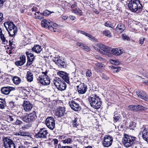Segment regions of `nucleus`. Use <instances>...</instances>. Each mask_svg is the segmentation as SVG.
Wrapping results in <instances>:
<instances>
[{
  "label": "nucleus",
  "instance_id": "4468645a",
  "mask_svg": "<svg viewBox=\"0 0 148 148\" xmlns=\"http://www.w3.org/2000/svg\"><path fill=\"white\" fill-rule=\"evenodd\" d=\"M136 92L139 97L145 101H148V96L145 92L142 90H139L136 91Z\"/></svg>",
  "mask_w": 148,
  "mask_h": 148
},
{
  "label": "nucleus",
  "instance_id": "bb28decb",
  "mask_svg": "<svg viewBox=\"0 0 148 148\" xmlns=\"http://www.w3.org/2000/svg\"><path fill=\"white\" fill-rule=\"evenodd\" d=\"M66 87V84L63 81L59 85V86L57 88L60 90H65Z\"/></svg>",
  "mask_w": 148,
  "mask_h": 148
},
{
  "label": "nucleus",
  "instance_id": "e2e57ef3",
  "mask_svg": "<svg viewBox=\"0 0 148 148\" xmlns=\"http://www.w3.org/2000/svg\"><path fill=\"white\" fill-rule=\"evenodd\" d=\"M144 39L145 38H140L139 40V42L140 44L142 45L143 43Z\"/></svg>",
  "mask_w": 148,
  "mask_h": 148
},
{
  "label": "nucleus",
  "instance_id": "f03ea898",
  "mask_svg": "<svg viewBox=\"0 0 148 148\" xmlns=\"http://www.w3.org/2000/svg\"><path fill=\"white\" fill-rule=\"evenodd\" d=\"M122 142L124 146L126 147H128L134 144H137L139 143L135 137L131 136L127 134L124 135L123 139Z\"/></svg>",
  "mask_w": 148,
  "mask_h": 148
},
{
  "label": "nucleus",
  "instance_id": "20e7f679",
  "mask_svg": "<svg viewBox=\"0 0 148 148\" xmlns=\"http://www.w3.org/2000/svg\"><path fill=\"white\" fill-rule=\"evenodd\" d=\"M128 6L130 10L134 12H135L138 9H142L143 8L139 0H131L129 2Z\"/></svg>",
  "mask_w": 148,
  "mask_h": 148
},
{
  "label": "nucleus",
  "instance_id": "864d4df0",
  "mask_svg": "<svg viewBox=\"0 0 148 148\" xmlns=\"http://www.w3.org/2000/svg\"><path fill=\"white\" fill-rule=\"evenodd\" d=\"M92 75V73L90 70H88L86 72V75L87 77H90Z\"/></svg>",
  "mask_w": 148,
  "mask_h": 148
},
{
  "label": "nucleus",
  "instance_id": "603ef678",
  "mask_svg": "<svg viewBox=\"0 0 148 148\" xmlns=\"http://www.w3.org/2000/svg\"><path fill=\"white\" fill-rule=\"evenodd\" d=\"M143 129V131H141L142 134V136L145 135L146 134H148L147 132V130L145 127H144L142 129Z\"/></svg>",
  "mask_w": 148,
  "mask_h": 148
},
{
  "label": "nucleus",
  "instance_id": "4c0bfd02",
  "mask_svg": "<svg viewBox=\"0 0 148 148\" xmlns=\"http://www.w3.org/2000/svg\"><path fill=\"white\" fill-rule=\"evenodd\" d=\"M79 77L78 76H77V77H76L73 78V81L74 82L76 83L77 85H79L81 83H82L80 80Z\"/></svg>",
  "mask_w": 148,
  "mask_h": 148
},
{
  "label": "nucleus",
  "instance_id": "a19ab883",
  "mask_svg": "<svg viewBox=\"0 0 148 148\" xmlns=\"http://www.w3.org/2000/svg\"><path fill=\"white\" fill-rule=\"evenodd\" d=\"M111 68L113 70V71L114 72H118L121 70V68L120 67L118 66L117 67H114V66H111Z\"/></svg>",
  "mask_w": 148,
  "mask_h": 148
},
{
  "label": "nucleus",
  "instance_id": "6e6552de",
  "mask_svg": "<svg viewBox=\"0 0 148 148\" xmlns=\"http://www.w3.org/2000/svg\"><path fill=\"white\" fill-rule=\"evenodd\" d=\"M4 147L5 148H16V146L13 141L8 137L3 139Z\"/></svg>",
  "mask_w": 148,
  "mask_h": 148
},
{
  "label": "nucleus",
  "instance_id": "aec40b11",
  "mask_svg": "<svg viewBox=\"0 0 148 148\" xmlns=\"http://www.w3.org/2000/svg\"><path fill=\"white\" fill-rule=\"evenodd\" d=\"M123 53L122 49L120 48H111V54H113L116 56H119L121 54Z\"/></svg>",
  "mask_w": 148,
  "mask_h": 148
},
{
  "label": "nucleus",
  "instance_id": "3c124183",
  "mask_svg": "<svg viewBox=\"0 0 148 148\" xmlns=\"http://www.w3.org/2000/svg\"><path fill=\"white\" fill-rule=\"evenodd\" d=\"M73 124L74 127H77L78 126L77 118H75L74 120H73Z\"/></svg>",
  "mask_w": 148,
  "mask_h": 148
},
{
  "label": "nucleus",
  "instance_id": "5701e85b",
  "mask_svg": "<svg viewBox=\"0 0 148 148\" xmlns=\"http://www.w3.org/2000/svg\"><path fill=\"white\" fill-rule=\"evenodd\" d=\"M76 44L77 46H79L86 51H89L90 50V48L88 46L81 42H77Z\"/></svg>",
  "mask_w": 148,
  "mask_h": 148
},
{
  "label": "nucleus",
  "instance_id": "5fc2aeb1",
  "mask_svg": "<svg viewBox=\"0 0 148 148\" xmlns=\"http://www.w3.org/2000/svg\"><path fill=\"white\" fill-rule=\"evenodd\" d=\"M71 141V138H68L67 139L63 140L62 141V142L64 143H69Z\"/></svg>",
  "mask_w": 148,
  "mask_h": 148
},
{
  "label": "nucleus",
  "instance_id": "4be33fe9",
  "mask_svg": "<svg viewBox=\"0 0 148 148\" xmlns=\"http://www.w3.org/2000/svg\"><path fill=\"white\" fill-rule=\"evenodd\" d=\"M63 80L58 77H55L53 80V84L57 88Z\"/></svg>",
  "mask_w": 148,
  "mask_h": 148
},
{
  "label": "nucleus",
  "instance_id": "58836bf2",
  "mask_svg": "<svg viewBox=\"0 0 148 148\" xmlns=\"http://www.w3.org/2000/svg\"><path fill=\"white\" fill-rule=\"evenodd\" d=\"M16 43L12 39L11 40L9 41V45L12 49L15 48Z\"/></svg>",
  "mask_w": 148,
  "mask_h": 148
},
{
  "label": "nucleus",
  "instance_id": "4d7b16f0",
  "mask_svg": "<svg viewBox=\"0 0 148 148\" xmlns=\"http://www.w3.org/2000/svg\"><path fill=\"white\" fill-rule=\"evenodd\" d=\"M143 139L148 143V134L142 136Z\"/></svg>",
  "mask_w": 148,
  "mask_h": 148
},
{
  "label": "nucleus",
  "instance_id": "ddd939ff",
  "mask_svg": "<svg viewBox=\"0 0 148 148\" xmlns=\"http://www.w3.org/2000/svg\"><path fill=\"white\" fill-rule=\"evenodd\" d=\"M48 134L46 129L42 128L40 129L38 133L36 135V136L37 138H46Z\"/></svg>",
  "mask_w": 148,
  "mask_h": 148
},
{
  "label": "nucleus",
  "instance_id": "338daca9",
  "mask_svg": "<svg viewBox=\"0 0 148 148\" xmlns=\"http://www.w3.org/2000/svg\"><path fill=\"white\" fill-rule=\"evenodd\" d=\"M79 32L81 34L84 35L86 36H87V34H88L87 33L85 32L84 31L81 30L79 31Z\"/></svg>",
  "mask_w": 148,
  "mask_h": 148
},
{
  "label": "nucleus",
  "instance_id": "a18cd8bd",
  "mask_svg": "<svg viewBox=\"0 0 148 148\" xmlns=\"http://www.w3.org/2000/svg\"><path fill=\"white\" fill-rule=\"evenodd\" d=\"M15 118V117L14 116L10 115H7V120L10 122L13 121L14 118Z\"/></svg>",
  "mask_w": 148,
  "mask_h": 148
},
{
  "label": "nucleus",
  "instance_id": "9b49d317",
  "mask_svg": "<svg viewBox=\"0 0 148 148\" xmlns=\"http://www.w3.org/2000/svg\"><path fill=\"white\" fill-rule=\"evenodd\" d=\"M77 90L79 94H84L87 89V86L84 83H81L76 86Z\"/></svg>",
  "mask_w": 148,
  "mask_h": 148
},
{
  "label": "nucleus",
  "instance_id": "774afa93",
  "mask_svg": "<svg viewBox=\"0 0 148 148\" xmlns=\"http://www.w3.org/2000/svg\"><path fill=\"white\" fill-rule=\"evenodd\" d=\"M77 6V4L76 3L74 2L71 5V7L72 9H73L75 7H76Z\"/></svg>",
  "mask_w": 148,
  "mask_h": 148
},
{
  "label": "nucleus",
  "instance_id": "dca6fc26",
  "mask_svg": "<svg viewBox=\"0 0 148 148\" xmlns=\"http://www.w3.org/2000/svg\"><path fill=\"white\" fill-rule=\"evenodd\" d=\"M65 112V109L64 107H59L57 109L55 115L58 117H61L64 115Z\"/></svg>",
  "mask_w": 148,
  "mask_h": 148
},
{
  "label": "nucleus",
  "instance_id": "c756f323",
  "mask_svg": "<svg viewBox=\"0 0 148 148\" xmlns=\"http://www.w3.org/2000/svg\"><path fill=\"white\" fill-rule=\"evenodd\" d=\"M71 11L73 13L79 16L82 15V12L81 10L79 8H76L75 9H72Z\"/></svg>",
  "mask_w": 148,
  "mask_h": 148
},
{
  "label": "nucleus",
  "instance_id": "ea45409f",
  "mask_svg": "<svg viewBox=\"0 0 148 148\" xmlns=\"http://www.w3.org/2000/svg\"><path fill=\"white\" fill-rule=\"evenodd\" d=\"M120 115L119 114H115L114 115L113 117L114 123L116 122L119 119L120 117Z\"/></svg>",
  "mask_w": 148,
  "mask_h": 148
},
{
  "label": "nucleus",
  "instance_id": "412c9836",
  "mask_svg": "<svg viewBox=\"0 0 148 148\" xmlns=\"http://www.w3.org/2000/svg\"><path fill=\"white\" fill-rule=\"evenodd\" d=\"M20 60L15 62L16 65L18 66L23 65L25 62L26 57L24 55H22L20 57Z\"/></svg>",
  "mask_w": 148,
  "mask_h": 148
},
{
  "label": "nucleus",
  "instance_id": "2f4dec72",
  "mask_svg": "<svg viewBox=\"0 0 148 148\" xmlns=\"http://www.w3.org/2000/svg\"><path fill=\"white\" fill-rule=\"evenodd\" d=\"M12 80L14 83L16 85L19 84L21 81V79L16 76H14L12 79Z\"/></svg>",
  "mask_w": 148,
  "mask_h": 148
},
{
  "label": "nucleus",
  "instance_id": "0eeeda50",
  "mask_svg": "<svg viewBox=\"0 0 148 148\" xmlns=\"http://www.w3.org/2000/svg\"><path fill=\"white\" fill-rule=\"evenodd\" d=\"M37 116L35 111L21 117L22 119L26 123H32L36 119Z\"/></svg>",
  "mask_w": 148,
  "mask_h": 148
},
{
  "label": "nucleus",
  "instance_id": "49530a36",
  "mask_svg": "<svg viewBox=\"0 0 148 148\" xmlns=\"http://www.w3.org/2000/svg\"><path fill=\"white\" fill-rule=\"evenodd\" d=\"M128 108L131 110H136V105H130L128 106Z\"/></svg>",
  "mask_w": 148,
  "mask_h": 148
},
{
  "label": "nucleus",
  "instance_id": "f704fd0d",
  "mask_svg": "<svg viewBox=\"0 0 148 148\" xmlns=\"http://www.w3.org/2000/svg\"><path fill=\"white\" fill-rule=\"evenodd\" d=\"M102 34L103 35L109 37H111L112 36L110 32L108 30H105L103 31Z\"/></svg>",
  "mask_w": 148,
  "mask_h": 148
},
{
  "label": "nucleus",
  "instance_id": "423d86ee",
  "mask_svg": "<svg viewBox=\"0 0 148 148\" xmlns=\"http://www.w3.org/2000/svg\"><path fill=\"white\" fill-rule=\"evenodd\" d=\"M47 72H42V74L39 75L38 79L43 85H47L50 83V79L47 76Z\"/></svg>",
  "mask_w": 148,
  "mask_h": 148
},
{
  "label": "nucleus",
  "instance_id": "473e14b6",
  "mask_svg": "<svg viewBox=\"0 0 148 148\" xmlns=\"http://www.w3.org/2000/svg\"><path fill=\"white\" fill-rule=\"evenodd\" d=\"M6 106V102L5 100L0 98V108L4 109Z\"/></svg>",
  "mask_w": 148,
  "mask_h": 148
},
{
  "label": "nucleus",
  "instance_id": "09e8293b",
  "mask_svg": "<svg viewBox=\"0 0 148 148\" xmlns=\"http://www.w3.org/2000/svg\"><path fill=\"white\" fill-rule=\"evenodd\" d=\"M94 64L96 66H97L98 68H103L105 67L104 65L103 64L99 62H95V63H94Z\"/></svg>",
  "mask_w": 148,
  "mask_h": 148
},
{
  "label": "nucleus",
  "instance_id": "680f3d73",
  "mask_svg": "<svg viewBox=\"0 0 148 148\" xmlns=\"http://www.w3.org/2000/svg\"><path fill=\"white\" fill-rule=\"evenodd\" d=\"M105 25L106 26L109 27H111L112 26V24L110 23V22H107L105 23Z\"/></svg>",
  "mask_w": 148,
  "mask_h": 148
},
{
  "label": "nucleus",
  "instance_id": "e433bc0d",
  "mask_svg": "<svg viewBox=\"0 0 148 148\" xmlns=\"http://www.w3.org/2000/svg\"><path fill=\"white\" fill-rule=\"evenodd\" d=\"M136 111H143L147 109V108L144 107L140 105L136 106Z\"/></svg>",
  "mask_w": 148,
  "mask_h": 148
},
{
  "label": "nucleus",
  "instance_id": "8fccbe9b",
  "mask_svg": "<svg viewBox=\"0 0 148 148\" xmlns=\"http://www.w3.org/2000/svg\"><path fill=\"white\" fill-rule=\"evenodd\" d=\"M34 61L33 60H31L30 59L27 58V61L26 64L27 66H29L32 64Z\"/></svg>",
  "mask_w": 148,
  "mask_h": 148
},
{
  "label": "nucleus",
  "instance_id": "69168bd1",
  "mask_svg": "<svg viewBox=\"0 0 148 148\" xmlns=\"http://www.w3.org/2000/svg\"><path fill=\"white\" fill-rule=\"evenodd\" d=\"M52 141L54 142L55 145H57L58 142V140L56 139H53Z\"/></svg>",
  "mask_w": 148,
  "mask_h": 148
},
{
  "label": "nucleus",
  "instance_id": "a211bd4d",
  "mask_svg": "<svg viewBox=\"0 0 148 148\" xmlns=\"http://www.w3.org/2000/svg\"><path fill=\"white\" fill-rule=\"evenodd\" d=\"M15 90V88L14 87L7 86L2 88H1V90L3 94L7 95L11 91L14 90Z\"/></svg>",
  "mask_w": 148,
  "mask_h": 148
},
{
  "label": "nucleus",
  "instance_id": "2eb2a0df",
  "mask_svg": "<svg viewBox=\"0 0 148 148\" xmlns=\"http://www.w3.org/2000/svg\"><path fill=\"white\" fill-rule=\"evenodd\" d=\"M57 74L67 83H69L70 82L69 79L68 74L66 72L63 71H59L57 73Z\"/></svg>",
  "mask_w": 148,
  "mask_h": 148
},
{
  "label": "nucleus",
  "instance_id": "13d9d810",
  "mask_svg": "<svg viewBox=\"0 0 148 148\" xmlns=\"http://www.w3.org/2000/svg\"><path fill=\"white\" fill-rule=\"evenodd\" d=\"M31 10L32 12H35V13H37V12H39V11H38V8L36 6H34V7L32 8Z\"/></svg>",
  "mask_w": 148,
  "mask_h": 148
},
{
  "label": "nucleus",
  "instance_id": "f3484780",
  "mask_svg": "<svg viewBox=\"0 0 148 148\" xmlns=\"http://www.w3.org/2000/svg\"><path fill=\"white\" fill-rule=\"evenodd\" d=\"M69 104L71 108L75 111H79L81 109L79 104L75 101L69 102Z\"/></svg>",
  "mask_w": 148,
  "mask_h": 148
},
{
  "label": "nucleus",
  "instance_id": "cd10ccee",
  "mask_svg": "<svg viewBox=\"0 0 148 148\" xmlns=\"http://www.w3.org/2000/svg\"><path fill=\"white\" fill-rule=\"evenodd\" d=\"M55 63L60 67H64L65 63L64 61L59 58L56 61Z\"/></svg>",
  "mask_w": 148,
  "mask_h": 148
},
{
  "label": "nucleus",
  "instance_id": "f257e3e1",
  "mask_svg": "<svg viewBox=\"0 0 148 148\" xmlns=\"http://www.w3.org/2000/svg\"><path fill=\"white\" fill-rule=\"evenodd\" d=\"M88 99L92 107L97 109L100 108L101 103L99 96L95 94L93 95L90 96Z\"/></svg>",
  "mask_w": 148,
  "mask_h": 148
},
{
  "label": "nucleus",
  "instance_id": "b1692460",
  "mask_svg": "<svg viewBox=\"0 0 148 148\" xmlns=\"http://www.w3.org/2000/svg\"><path fill=\"white\" fill-rule=\"evenodd\" d=\"M42 49L40 46L38 45H34V47L32 49L33 51L37 53H39L41 51Z\"/></svg>",
  "mask_w": 148,
  "mask_h": 148
},
{
  "label": "nucleus",
  "instance_id": "72a5a7b5",
  "mask_svg": "<svg viewBox=\"0 0 148 148\" xmlns=\"http://www.w3.org/2000/svg\"><path fill=\"white\" fill-rule=\"evenodd\" d=\"M34 14L35 15V17L36 19H41L43 18L42 13H40L39 12H37V13H34Z\"/></svg>",
  "mask_w": 148,
  "mask_h": 148
},
{
  "label": "nucleus",
  "instance_id": "c9c22d12",
  "mask_svg": "<svg viewBox=\"0 0 148 148\" xmlns=\"http://www.w3.org/2000/svg\"><path fill=\"white\" fill-rule=\"evenodd\" d=\"M26 54L27 56V58L33 60L35 59L34 56L32 53L27 51L26 52Z\"/></svg>",
  "mask_w": 148,
  "mask_h": 148
},
{
  "label": "nucleus",
  "instance_id": "393cba45",
  "mask_svg": "<svg viewBox=\"0 0 148 148\" xmlns=\"http://www.w3.org/2000/svg\"><path fill=\"white\" fill-rule=\"evenodd\" d=\"M16 135H20L23 136H27L29 135V133L25 130H20L18 132H17L14 134Z\"/></svg>",
  "mask_w": 148,
  "mask_h": 148
},
{
  "label": "nucleus",
  "instance_id": "a878e982",
  "mask_svg": "<svg viewBox=\"0 0 148 148\" xmlns=\"http://www.w3.org/2000/svg\"><path fill=\"white\" fill-rule=\"evenodd\" d=\"M116 29L119 33H122L125 29L124 25L121 23L119 24L116 27Z\"/></svg>",
  "mask_w": 148,
  "mask_h": 148
},
{
  "label": "nucleus",
  "instance_id": "6e6d98bb",
  "mask_svg": "<svg viewBox=\"0 0 148 148\" xmlns=\"http://www.w3.org/2000/svg\"><path fill=\"white\" fill-rule=\"evenodd\" d=\"M122 38L124 40H130V38L126 35L123 34L122 36Z\"/></svg>",
  "mask_w": 148,
  "mask_h": 148
},
{
  "label": "nucleus",
  "instance_id": "f8f14e48",
  "mask_svg": "<svg viewBox=\"0 0 148 148\" xmlns=\"http://www.w3.org/2000/svg\"><path fill=\"white\" fill-rule=\"evenodd\" d=\"M112 142L113 138L112 136L106 135L104 137L103 144L104 147H108L111 145Z\"/></svg>",
  "mask_w": 148,
  "mask_h": 148
},
{
  "label": "nucleus",
  "instance_id": "c03bdc74",
  "mask_svg": "<svg viewBox=\"0 0 148 148\" xmlns=\"http://www.w3.org/2000/svg\"><path fill=\"white\" fill-rule=\"evenodd\" d=\"M51 12L50 11L47 10H45L42 13V14L43 15V16H47L50 14H51Z\"/></svg>",
  "mask_w": 148,
  "mask_h": 148
},
{
  "label": "nucleus",
  "instance_id": "1a4fd4ad",
  "mask_svg": "<svg viewBox=\"0 0 148 148\" xmlns=\"http://www.w3.org/2000/svg\"><path fill=\"white\" fill-rule=\"evenodd\" d=\"M111 48L103 45L100 53L103 55L109 56L111 55Z\"/></svg>",
  "mask_w": 148,
  "mask_h": 148
},
{
  "label": "nucleus",
  "instance_id": "9d476101",
  "mask_svg": "<svg viewBox=\"0 0 148 148\" xmlns=\"http://www.w3.org/2000/svg\"><path fill=\"white\" fill-rule=\"evenodd\" d=\"M46 124L50 129L53 130L55 126V122L53 118L52 117L47 118L46 120Z\"/></svg>",
  "mask_w": 148,
  "mask_h": 148
},
{
  "label": "nucleus",
  "instance_id": "0e129e2a",
  "mask_svg": "<svg viewBox=\"0 0 148 148\" xmlns=\"http://www.w3.org/2000/svg\"><path fill=\"white\" fill-rule=\"evenodd\" d=\"M9 105H10V106L11 108H13V107H14V106H15L14 102H13L12 101H10L9 103Z\"/></svg>",
  "mask_w": 148,
  "mask_h": 148
},
{
  "label": "nucleus",
  "instance_id": "de8ad7c7",
  "mask_svg": "<svg viewBox=\"0 0 148 148\" xmlns=\"http://www.w3.org/2000/svg\"><path fill=\"white\" fill-rule=\"evenodd\" d=\"M23 123L22 121L17 119L15 122L13 123V124L19 126L21 125Z\"/></svg>",
  "mask_w": 148,
  "mask_h": 148
},
{
  "label": "nucleus",
  "instance_id": "7c9ffc66",
  "mask_svg": "<svg viewBox=\"0 0 148 148\" xmlns=\"http://www.w3.org/2000/svg\"><path fill=\"white\" fill-rule=\"evenodd\" d=\"M103 44L98 43L95 44L93 46V48L96 50L98 51L99 52H100V49L103 46Z\"/></svg>",
  "mask_w": 148,
  "mask_h": 148
},
{
  "label": "nucleus",
  "instance_id": "6ab92c4d",
  "mask_svg": "<svg viewBox=\"0 0 148 148\" xmlns=\"http://www.w3.org/2000/svg\"><path fill=\"white\" fill-rule=\"evenodd\" d=\"M24 110L26 112H29L32 109L33 106L29 101H24L23 104Z\"/></svg>",
  "mask_w": 148,
  "mask_h": 148
},
{
  "label": "nucleus",
  "instance_id": "bf43d9fd",
  "mask_svg": "<svg viewBox=\"0 0 148 148\" xmlns=\"http://www.w3.org/2000/svg\"><path fill=\"white\" fill-rule=\"evenodd\" d=\"M87 34V35L86 36L88 37L89 38V39L90 40H95V38L92 36L88 33Z\"/></svg>",
  "mask_w": 148,
  "mask_h": 148
},
{
  "label": "nucleus",
  "instance_id": "052dcab7",
  "mask_svg": "<svg viewBox=\"0 0 148 148\" xmlns=\"http://www.w3.org/2000/svg\"><path fill=\"white\" fill-rule=\"evenodd\" d=\"M135 123L132 122H131L129 125L130 129H133L135 127Z\"/></svg>",
  "mask_w": 148,
  "mask_h": 148
},
{
  "label": "nucleus",
  "instance_id": "39448f33",
  "mask_svg": "<svg viewBox=\"0 0 148 148\" xmlns=\"http://www.w3.org/2000/svg\"><path fill=\"white\" fill-rule=\"evenodd\" d=\"M4 25L10 36L13 37L15 35L17 32V27L12 22L8 21L5 22Z\"/></svg>",
  "mask_w": 148,
  "mask_h": 148
},
{
  "label": "nucleus",
  "instance_id": "79ce46f5",
  "mask_svg": "<svg viewBox=\"0 0 148 148\" xmlns=\"http://www.w3.org/2000/svg\"><path fill=\"white\" fill-rule=\"evenodd\" d=\"M0 38L3 42H5V38L2 33V30L1 28H0Z\"/></svg>",
  "mask_w": 148,
  "mask_h": 148
},
{
  "label": "nucleus",
  "instance_id": "c85d7f7f",
  "mask_svg": "<svg viewBox=\"0 0 148 148\" xmlns=\"http://www.w3.org/2000/svg\"><path fill=\"white\" fill-rule=\"evenodd\" d=\"M27 78L28 82H31L33 80V75L30 71H28L27 73Z\"/></svg>",
  "mask_w": 148,
  "mask_h": 148
},
{
  "label": "nucleus",
  "instance_id": "37998d69",
  "mask_svg": "<svg viewBox=\"0 0 148 148\" xmlns=\"http://www.w3.org/2000/svg\"><path fill=\"white\" fill-rule=\"evenodd\" d=\"M110 62L112 64L115 65H118L119 64V62L117 60L111 59L110 60Z\"/></svg>",
  "mask_w": 148,
  "mask_h": 148
},
{
  "label": "nucleus",
  "instance_id": "7ed1b4c3",
  "mask_svg": "<svg viewBox=\"0 0 148 148\" xmlns=\"http://www.w3.org/2000/svg\"><path fill=\"white\" fill-rule=\"evenodd\" d=\"M41 24L42 27L46 28H48L51 31L58 32V26L56 24L53 23L50 20L44 19L42 20Z\"/></svg>",
  "mask_w": 148,
  "mask_h": 148
}]
</instances>
